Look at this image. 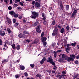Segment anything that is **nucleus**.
Segmentation results:
<instances>
[{
	"instance_id": "obj_42",
	"label": "nucleus",
	"mask_w": 79,
	"mask_h": 79,
	"mask_svg": "<svg viewBox=\"0 0 79 79\" xmlns=\"http://www.w3.org/2000/svg\"><path fill=\"white\" fill-rule=\"evenodd\" d=\"M75 63L76 64H79V62L77 60H76Z\"/></svg>"
},
{
	"instance_id": "obj_37",
	"label": "nucleus",
	"mask_w": 79,
	"mask_h": 79,
	"mask_svg": "<svg viewBox=\"0 0 79 79\" xmlns=\"http://www.w3.org/2000/svg\"><path fill=\"white\" fill-rule=\"evenodd\" d=\"M75 15H76V14L73 13L72 14V15L71 17L73 18V17H74V16H75Z\"/></svg>"
},
{
	"instance_id": "obj_26",
	"label": "nucleus",
	"mask_w": 79,
	"mask_h": 79,
	"mask_svg": "<svg viewBox=\"0 0 79 79\" xmlns=\"http://www.w3.org/2000/svg\"><path fill=\"white\" fill-rule=\"evenodd\" d=\"M16 48L17 50H19V49H20V46L19 45H17Z\"/></svg>"
},
{
	"instance_id": "obj_47",
	"label": "nucleus",
	"mask_w": 79,
	"mask_h": 79,
	"mask_svg": "<svg viewBox=\"0 0 79 79\" xmlns=\"http://www.w3.org/2000/svg\"><path fill=\"white\" fill-rule=\"evenodd\" d=\"M13 22L14 24L16 23V20L15 19H13Z\"/></svg>"
},
{
	"instance_id": "obj_29",
	"label": "nucleus",
	"mask_w": 79,
	"mask_h": 79,
	"mask_svg": "<svg viewBox=\"0 0 79 79\" xmlns=\"http://www.w3.org/2000/svg\"><path fill=\"white\" fill-rule=\"evenodd\" d=\"M5 44H6V45H10V42H6L5 43Z\"/></svg>"
},
{
	"instance_id": "obj_45",
	"label": "nucleus",
	"mask_w": 79,
	"mask_h": 79,
	"mask_svg": "<svg viewBox=\"0 0 79 79\" xmlns=\"http://www.w3.org/2000/svg\"><path fill=\"white\" fill-rule=\"evenodd\" d=\"M66 29L67 30H68L69 29V26H67L66 28Z\"/></svg>"
},
{
	"instance_id": "obj_51",
	"label": "nucleus",
	"mask_w": 79,
	"mask_h": 79,
	"mask_svg": "<svg viewBox=\"0 0 79 79\" xmlns=\"http://www.w3.org/2000/svg\"><path fill=\"white\" fill-rule=\"evenodd\" d=\"M2 32L3 30H0V35H1L2 33Z\"/></svg>"
},
{
	"instance_id": "obj_39",
	"label": "nucleus",
	"mask_w": 79,
	"mask_h": 79,
	"mask_svg": "<svg viewBox=\"0 0 79 79\" xmlns=\"http://www.w3.org/2000/svg\"><path fill=\"white\" fill-rule=\"evenodd\" d=\"M8 9L9 10H11L12 9V7L11 6H9L8 7Z\"/></svg>"
},
{
	"instance_id": "obj_12",
	"label": "nucleus",
	"mask_w": 79,
	"mask_h": 79,
	"mask_svg": "<svg viewBox=\"0 0 79 79\" xmlns=\"http://www.w3.org/2000/svg\"><path fill=\"white\" fill-rule=\"evenodd\" d=\"M39 39H36L33 42V44H37V43L39 42Z\"/></svg>"
},
{
	"instance_id": "obj_57",
	"label": "nucleus",
	"mask_w": 79,
	"mask_h": 79,
	"mask_svg": "<svg viewBox=\"0 0 79 79\" xmlns=\"http://www.w3.org/2000/svg\"><path fill=\"white\" fill-rule=\"evenodd\" d=\"M14 5L15 6V7H17L18 6V5L16 4H14Z\"/></svg>"
},
{
	"instance_id": "obj_14",
	"label": "nucleus",
	"mask_w": 79,
	"mask_h": 79,
	"mask_svg": "<svg viewBox=\"0 0 79 79\" xmlns=\"http://www.w3.org/2000/svg\"><path fill=\"white\" fill-rule=\"evenodd\" d=\"M69 45H70L69 44L67 45V48H66V50H68L69 51L70 48H71V47L69 46Z\"/></svg>"
},
{
	"instance_id": "obj_25",
	"label": "nucleus",
	"mask_w": 79,
	"mask_h": 79,
	"mask_svg": "<svg viewBox=\"0 0 79 79\" xmlns=\"http://www.w3.org/2000/svg\"><path fill=\"white\" fill-rule=\"evenodd\" d=\"M12 47L14 50H15V49H16V47L15 46V44H13L12 45Z\"/></svg>"
},
{
	"instance_id": "obj_64",
	"label": "nucleus",
	"mask_w": 79,
	"mask_h": 79,
	"mask_svg": "<svg viewBox=\"0 0 79 79\" xmlns=\"http://www.w3.org/2000/svg\"><path fill=\"white\" fill-rule=\"evenodd\" d=\"M76 58H77V59H79V56H76Z\"/></svg>"
},
{
	"instance_id": "obj_53",
	"label": "nucleus",
	"mask_w": 79,
	"mask_h": 79,
	"mask_svg": "<svg viewBox=\"0 0 79 79\" xmlns=\"http://www.w3.org/2000/svg\"><path fill=\"white\" fill-rule=\"evenodd\" d=\"M57 69V67H56V66H54V67L53 68V69Z\"/></svg>"
},
{
	"instance_id": "obj_1",
	"label": "nucleus",
	"mask_w": 79,
	"mask_h": 79,
	"mask_svg": "<svg viewBox=\"0 0 79 79\" xmlns=\"http://www.w3.org/2000/svg\"><path fill=\"white\" fill-rule=\"evenodd\" d=\"M76 58V56L74 54L70 55V57H67V60L68 61H74V59Z\"/></svg>"
},
{
	"instance_id": "obj_8",
	"label": "nucleus",
	"mask_w": 79,
	"mask_h": 79,
	"mask_svg": "<svg viewBox=\"0 0 79 79\" xmlns=\"http://www.w3.org/2000/svg\"><path fill=\"white\" fill-rule=\"evenodd\" d=\"M62 57L63 58H64L65 60H67V58H68L67 56L64 54H62Z\"/></svg>"
},
{
	"instance_id": "obj_33",
	"label": "nucleus",
	"mask_w": 79,
	"mask_h": 79,
	"mask_svg": "<svg viewBox=\"0 0 79 79\" xmlns=\"http://www.w3.org/2000/svg\"><path fill=\"white\" fill-rule=\"evenodd\" d=\"M36 77H42V76H41V75L40 74H37L36 75Z\"/></svg>"
},
{
	"instance_id": "obj_3",
	"label": "nucleus",
	"mask_w": 79,
	"mask_h": 79,
	"mask_svg": "<svg viewBox=\"0 0 79 79\" xmlns=\"http://www.w3.org/2000/svg\"><path fill=\"white\" fill-rule=\"evenodd\" d=\"M39 16V14L35 11L32 12V15L31 17L32 19H36V18Z\"/></svg>"
},
{
	"instance_id": "obj_60",
	"label": "nucleus",
	"mask_w": 79,
	"mask_h": 79,
	"mask_svg": "<svg viewBox=\"0 0 79 79\" xmlns=\"http://www.w3.org/2000/svg\"><path fill=\"white\" fill-rule=\"evenodd\" d=\"M19 3L20 5H21V6H23V3L20 2H19Z\"/></svg>"
},
{
	"instance_id": "obj_36",
	"label": "nucleus",
	"mask_w": 79,
	"mask_h": 79,
	"mask_svg": "<svg viewBox=\"0 0 79 79\" xmlns=\"http://www.w3.org/2000/svg\"><path fill=\"white\" fill-rule=\"evenodd\" d=\"M34 64H30V66H31V68H34Z\"/></svg>"
},
{
	"instance_id": "obj_63",
	"label": "nucleus",
	"mask_w": 79,
	"mask_h": 79,
	"mask_svg": "<svg viewBox=\"0 0 79 79\" xmlns=\"http://www.w3.org/2000/svg\"><path fill=\"white\" fill-rule=\"evenodd\" d=\"M44 46H46V45H47V42H45L44 43Z\"/></svg>"
},
{
	"instance_id": "obj_22",
	"label": "nucleus",
	"mask_w": 79,
	"mask_h": 79,
	"mask_svg": "<svg viewBox=\"0 0 79 79\" xmlns=\"http://www.w3.org/2000/svg\"><path fill=\"white\" fill-rule=\"evenodd\" d=\"M77 76H78V74H76L73 77V78L74 79H76V78H77Z\"/></svg>"
},
{
	"instance_id": "obj_52",
	"label": "nucleus",
	"mask_w": 79,
	"mask_h": 79,
	"mask_svg": "<svg viewBox=\"0 0 79 79\" xmlns=\"http://www.w3.org/2000/svg\"><path fill=\"white\" fill-rule=\"evenodd\" d=\"M71 28H72V31H75V27H72Z\"/></svg>"
},
{
	"instance_id": "obj_27",
	"label": "nucleus",
	"mask_w": 79,
	"mask_h": 79,
	"mask_svg": "<svg viewBox=\"0 0 79 79\" xmlns=\"http://www.w3.org/2000/svg\"><path fill=\"white\" fill-rule=\"evenodd\" d=\"M56 77L57 78H61V77H62V75H57Z\"/></svg>"
},
{
	"instance_id": "obj_58",
	"label": "nucleus",
	"mask_w": 79,
	"mask_h": 79,
	"mask_svg": "<svg viewBox=\"0 0 79 79\" xmlns=\"http://www.w3.org/2000/svg\"><path fill=\"white\" fill-rule=\"evenodd\" d=\"M46 22H45L44 21V22L43 23V24H44V25H46V24H47V22H46V20H45Z\"/></svg>"
},
{
	"instance_id": "obj_6",
	"label": "nucleus",
	"mask_w": 79,
	"mask_h": 79,
	"mask_svg": "<svg viewBox=\"0 0 79 79\" xmlns=\"http://www.w3.org/2000/svg\"><path fill=\"white\" fill-rule=\"evenodd\" d=\"M41 27V26L40 25H39L36 28V31L38 33H40L41 32V30L40 29V28Z\"/></svg>"
},
{
	"instance_id": "obj_44",
	"label": "nucleus",
	"mask_w": 79,
	"mask_h": 79,
	"mask_svg": "<svg viewBox=\"0 0 79 79\" xmlns=\"http://www.w3.org/2000/svg\"><path fill=\"white\" fill-rule=\"evenodd\" d=\"M61 51H62L61 50H57L56 53H60V52H61Z\"/></svg>"
},
{
	"instance_id": "obj_35",
	"label": "nucleus",
	"mask_w": 79,
	"mask_h": 79,
	"mask_svg": "<svg viewBox=\"0 0 79 79\" xmlns=\"http://www.w3.org/2000/svg\"><path fill=\"white\" fill-rule=\"evenodd\" d=\"M24 74L25 76H26V77L27 76H28V74H27V72H25L24 73Z\"/></svg>"
},
{
	"instance_id": "obj_15",
	"label": "nucleus",
	"mask_w": 79,
	"mask_h": 79,
	"mask_svg": "<svg viewBox=\"0 0 79 79\" xmlns=\"http://www.w3.org/2000/svg\"><path fill=\"white\" fill-rule=\"evenodd\" d=\"M53 53H54V58H56V55H57V54L56 53V51H54L53 52Z\"/></svg>"
},
{
	"instance_id": "obj_41",
	"label": "nucleus",
	"mask_w": 79,
	"mask_h": 79,
	"mask_svg": "<svg viewBox=\"0 0 79 79\" xmlns=\"http://www.w3.org/2000/svg\"><path fill=\"white\" fill-rule=\"evenodd\" d=\"M14 17H15V18H18V14H15Z\"/></svg>"
},
{
	"instance_id": "obj_13",
	"label": "nucleus",
	"mask_w": 79,
	"mask_h": 79,
	"mask_svg": "<svg viewBox=\"0 0 79 79\" xmlns=\"http://www.w3.org/2000/svg\"><path fill=\"white\" fill-rule=\"evenodd\" d=\"M37 25H39V22L37 21H36L33 24V26H37Z\"/></svg>"
},
{
	"instance_id": "obj_31",
	"label": "nucleus",
	"mask_w": 79,
	"mask_h": 79,
	"mask_svg": "<svg viewBox=\"0 0 79 79\" xmlns=\"http://www.w3.org/2000/svg\"><path fill=\"white\" fill-rule=\"evenodd\" d=\"M9 0H4V1L5 3H6V4H8V3Z\"/></svg>"
},
{
	"instance_id": "obj_24",
	"label": "nucleus",
	"mask_w": 79,
	"mask_h": 79,
	"mask_svg": "<svg viewBox=\"0 0 79 79\" xmlns=\"http://www.w3.org/2000/svg\"><path fill=\"white\" fill-rule=\"evenodd\" d=\"M7 30L8 33H9V34H10V33H11V30L9 28H7Z\"/></svg>"
},
{
	"instance_id": "obj_17",
	"label": "nucleus",
	"mask_w": 79,
	"mask_h": 79,
	"mask_svg": "<svg viewBox=\"0 0 79 79\" xmlns=\"http://www.w3.org/2000/svg\"><path fill=\"white\" fill-rule=\"evenodd\" d=\"M8 59L4 60H3L2 61V63H5V64L6 62H8Z\"/></svg>"
},
{
	"instance_id": "obj_7",
	"label": "nucleus",
	"mask_w": 79,
	"mask_h": 79,
	"mask_svg": "<svg viewBox=\"0 0 79 79\" xmlns=\"http://www.w3.org/2000/svg\"><path fill=\"white\" fill-rule=\"evenodd\" d=\"M60 5L61 10H64V7H63V3H62V2H60Z\"/></svg>"
},
{
	"instance_id": "obj_2",
	"label": "nucleus",
	"mask_w": 79,
	"mask_h": 79,
	"mask_svg": "<svg viewBox=\"0 0 79 79\" xmlns=\"http://www.w3.org/2000/svg\"><path fill=\"white\" fill-rule=\"evenodd\" d=\"M23 35L22 33H20V34L18 35V36L20 38H23V39H24L26 37V35L24 34H29V33L27 32V31H23Z\"/></svg>"
},
{
	"instance_id": "obj_55",
	"label": "nucleus",
	"mask_w": 79,
	"mask_h": 79,
	"mask_svg": "<svg viewBox=\"0 0 79 79\" xmlns=\"http://www.w3.org/2000/svg\"><path fill=\"white\" fill-rule=\"evenodd\" d=\"M77 12V10H75L73 12V13H75V14H76V13Z\"/></svg>"
},
{
	"instance_id": "obj_9",
	"label": "nucleus",
	"mask_w": 79,
	"mask_h": 79,
	"mask_svg": "<svg viewBox=\"0 0 79 79\" xmlns=\"http://www.w3.org/2000/svg\"><path fill=\"white\" fill-rule=\"evenodd\" d=\"M41 40L42 42L44 43L47 40V38L45 37H43L41 38Z\"/></svg>"
},
{
	"instance_id": "obj_56",
	"label": "nucleus",
	"mask_w": 79,
	"mask_h": 79,
	"mask_svg": "<svg viewBox=\"0 0 79 79\" xmlns=\"http://www.w3.org/2000/svg\"><path fill=\"white\" fill-rule=\"evenodd\" d=\"M51 64H52V65H53V66H55V63L53 62H52V63H51Z\"/></svg>"
},
{
	"instance_id": "obj_49",
	"label": "nucleus",
	"mask_w": 79,
	"mask_h": 79,
	"mask_svg": "<svg viewBox=\"0 0 79 79\" xmlns=\"http://www.w3.org/2000/svg\"><path fill=\"white\" fill-rule=\"evenodd\" d=\"M26 42H28V43H29V42H31V40H26Z\"/></svg>"
},
{
	"instance_id": "obj_59",
	"label": "nucleus",
	"mask_w": 79,
	"mask_h": 79,
	"mask_svg": "<svg viewBox=\"0 0 79 79\" xmlns=\"http://www.w3.org/2000/svg\"><path fill=\"white\" fill-rule=\"evenodd\" d=\"M46 60V58H45V57H44L42 60H43L44 61H45V60Z\"/></svg>"
},
{
	"instance_id": "obj_46",
	"label": "nucleus",
	"mask_w": 79,
	"mask_h": 79,
	"mask_svg": "<svg viewBox=\"0 0 79 79\" xmlns=\"http://www.w3.org/2000/svg\"><path fill=\"white\" fill-rule=\"evenodd\" d=\"M44 32H43L41 33V37H43V36H44Z\"/></svg>"
},
{
	"instance_id": "obj_40",
	"label": "nucleus",
	"mask_w": 79,
	"mask_h": 79,
	"mask_svg": "<svg viewBox=\"0 0 79 79\" xmlns=\"http://www.w3.org/2000/svg\"><path fill=\"white\" fill-rule=\"evenodd\" d=\"M2 45V40L0 39V45Z\"/></svg>"
},
{
	"instance_id": "obj_34",
	"label": "nucleus",
	"mask_w": 79,
	"mask_h": 79,
	"mask_svg": "<svg viewBox=\"0 0 79 79\" xmlns=\"http://www.w3.org/2000/svg\"><path fill=\"white\" fill-rule=\"evenodd\" d=\"M18 24H19L18 23H15L14 24L15 26V27H16V26H18Z\"/></svg>"
},
{
	"instance_id": "obj_20",
	"label": "nucleus",
	"mask_w": 79,
	"mask_h": 79,
	"mask_svg": "<svg viewBox=\"0 0 79 79\" xmlns=\"http://www.w3.org/2000/svg\"><path fill=\"white\" fill-rule=\"evenodd\" d=\"M20 68L22 70H24V69H25V67L24 66H23V65H20Z\"/></svg>"
},
{
	"instance_id": "obj_28",
	"label": "nucleus",
	"mask_w": 79,
	"mask_h": 79,
	"mask_svg": "<svg viewBox=\"0 0 79 79\" xmlns=\"http://www.w3.org/2000/svg\"><path fill=\"white\" fill-rule=\"evenodd\" d=\"M55 20H53L52 21V25H55Z\"/></svg>"
},
{
	"instance_id": "obj_38",
	"label": "nucleus",
	"mask_w": 79,
	"mask_h": 79,
	"mask_svg": "<svg viewBox=\"0 0 79 79\" xmlns=\"http://www.w3.org/2000/svg\"><path fill=\"white\" fill-rule=\"evenodd\" d=\"M20 2V0H15V3H17V2Z\"/></svg>"
},
{
	"instance_id": "obj_54",
	"label": "nucleus",
	"mask_w": 79,
	"mask_h": 79,
	"mask_svg": "<svg viewBox=\"0 0 79 79\" xmlns=\"http://www.w3.org/2000/svg\"><path fill=\"white\" fill-rule=\"evenodd\" d=\"M67 43V41H64V46H65V45H66V44H67L66 43Z\"/></svg>"
},
{
	"instance_id": "obj_32",
	"label": "nucleus",
	"mask_w": 79,
	"mask_h": 79,
	"mask_svg": "<svg viewBox=\"0 0 79 79\" xmlns=\"http://www.w3.org/2000/svg\"><path fill=\"white\" fill-rule=\"evenodd\" d=\"M6 34V33L4 32H3L2 33L1 35V36H2V37L4 36V35H5Z\"/></svg>"
},
{
	"instance_id": "obj_4",
	"label": "nucleus",
	"mask_w": 79,
	"mask_h": 79,
	"mask_svg": "<svg viewBox=\"0 0 79 79\" xmlns=\"http://www.w3.org/2000/svg\"><path fill=\"white\" fill-rule=\"evenodd\" d=\"M35 1L36 2L35 4V6L37 8H40V4L39 2H40L41 0H35Z\"/></svg>"
},
{
	"instance_id": "obj_11",
	"label": "nucleus",
	"mask_w": 79,
	"mask_h": 79,
	"mask_svg": "<svg viewBox=\"0 0 79 79\" xmlns=\"http://www.w3.org/2000/svg\"><path fill=\"white\" fill-rule=\"evenodd\" d=\"M42 17H43V20H44V22H46L45 19H46V18H45V17H44L45 14H44V13H42Z\"/></svg>"
},
{
	"instance_id": "obj_5",
	"label": "nucleus",
	"mask_w": 79,
	"mask_h": 79,
	"mask_svg": "<svg viewBox=\"0 0 79 79\" xmlns=\"http://www.w3.org/2000/svg\"><path fill=\"white\" fill-rule=\"evenodd\" d=\"M58 28L56 27L55 29L54 30L53 32L52 33V36H55V35H56V36H58Z\"/></svg>"
},
{
	"instance_id": "obj_16",
	"label": "nucleus",
	"mask_w": 79,
	"mask_h": 79,
	"mask_svg": "<svg viewBox=\"0 0 79 79\" xmlns=\"http://www.w3.org/2000/svg\"><path fill=\"white\" fill-rule=\"evenodd\" d=\"M9 14L12 15V16H13V15H15L16 14V13L13 11H11L9 12Z\"/></svg>"
},
{
	"instance_id": "obj_21",
	"label": "nucleus",
	"mask_w": 79,
	"mask_h": 79,
	"mask_svg": "<svg viewBox=\"0 0 79 79\" xmlns=\"http://www.w3.org/2000/svg\"><path fill=\"white\" fill-rule=\"evenodd\" d=\"M53 62V59L52 58L49 57V63H52Z\"/></svg>"
},
{
	"instance_id": "obj_23",
	"label": "nucleus",
	"mask_w": 79,
	"mask_h": 79,
	"mask_svg": "<svg viewBox=\"0 0 79 79\" xmlns=\"http://www.w3.org/2000/svg\"><path fill=\"white\" fill-rule=\"evenodd\" d=\"M66 10L68 11L69 10V5H67L66 6Z\"/></svg>"
},
{
	"instance_id": "obj_19",
	"label": "nucleus",
	"mask_w": 79,
	"mask_h": 79,
	"mask_svg": "<svg viewBox=\"0 0 79 79\" xmlns=\"http://www.w3.org/2000/svg\"><path fill=\"white\" fill-rule=\"evenodd\" d=\"M64 28H63L60 30V32L62 34L64 33Z\"/></svg>"
},
{
	"instance_id": "obj_50",
	"label": "nucleus",
	"mask_w": 79,
	"mask_h": 79,
	"mask_svg": "<svg viewBox=\"0 0 79 79\" xmlns=\"http://www.w3.org/2000/svg\"><path fill=\"white\" fill-rule=\"evenodd\" d=\"M35 2L34 1H33L32 2V5H34V4H35Z\"/></svg>"
},
{
	"instance_id": "obj_10",
	"label": "nucleus",
	"mask_w": 79,
	"mask_h": 79,
	"mask_svg": "<svg viewBox=\"0 0 79 79\" xmlns=\"http://www.w3.org/2000/svg\"><path fill=\"white\" fill-rule=\"evenodd\" d=\"M6 19L8 22V23L9 24H11V19H9V18L7 17L6 18Z\"/></svg>"
},
{
	"instance_id": "obj_43",
	"label": "nucleus",
	"mask_w": 79,
	"mask_h": 79,
	"mask_svg": "<svg viewBox=\"0 0 79 79\" xmlns=\"http://www.w3.org/2000/svg\"><path fill=\"white\" fill-rule=\"evenodd\" d=\"M52 9V7H49V11H50Z\"/></svg>"
},
{
	"instance_id": "obj_62",
	"label": "nucleus",
	"mask_w": 79,
	"mask_h": 79,
	"mask_svg": "<svg viewBox=\"0 0 79 79\" xmlns=\"http://www.w3.org/2000/svg\"><path fill=\"white\" fill-rule=\"evenodd\" d=\"M19 76L18 75H15V77L16 78H19Z\"/></svg>"
},
{
	"instance_id": "obj_18",
	"label": "nucleus",
	"mask_w": 79,
	"mask_h": 79,
	"mask_svg": "<svg viewBox=\"0 0 79 79\" xmlns=\"http://www.w3.org/2000/svg\"><path fill=\"white\" fill-rule=\"evenodd\" d=\"M64 60V59L63 58H60L58 61H59V62H60V63H61V62H63V61Z\"/></svg>"
},
{
	"instance_id": "obj_61",
	"label": "nucleus",
	"mask_w": 79,
	"mask_h": 79,
	"mask_svg": "<svg viewBox=\"0 0 79 79\" xmlns=\"http://www.w3.org/2000/svg\"><path fill=\"white\" fill-rule=\"evenodd\" d=\"M58 27L59 29H61V26L60 25H59Z\"/></svg>"
},
{
	"instance_id": "obj_48",
	"label": "nucleus",
	"mask_w": 79,
	"mask_h": 79,
	"mask_svg": "<svg viewBox=\"0 0 79 79\" xmlns=\"http://www.w3.org/2000/svg\"><path fill=\"white\" fill-rule=\"evenodd\" d=\"M40 63L41 64H43V63H44V60H42L40 62Z\"/></svg>"
},
{
	"instance_id": "obj_30",
	"label": "nucleus",
	"mask_w": 79,
	"mask_h": 79,
	"mask_svg": "<svg viewBox=\"0 0 79 79\" xmlns=\"http://www.w3.org/2000/svg\"><path fill=\"white\" fill-rule=\"evenodd\" d=\"M76 45V43H72L71 44V45L72 47H74Z\"/></svg>"
}]
</instances>
